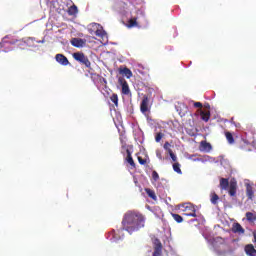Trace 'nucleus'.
<instances>
[{
	"label": "nucleus",
	"mask_w": 256,
	"mask_h": 256,
	"mask_svg": "<svg viewBox=\"0 0 256 256\" xmlns=\"http://www.w3.org/2000/svg\"><path fill=\"white\" fill-rule=\"evenodd\" d=\"M145 227V217L141 213L128 211L122 219V229L127 231L129 235L143 229Z\"/></svg>",
	"instance_id": "f257e3e1"
},
{
	"label": "nucleus",
	"mask_w": 256,
	"mask_h": 256,
	"mask_svg": "<svg viewBox=\"0 0 256 256\" xmlns=\"http://www.w3.org/2000/svg\"><path fill=\"white\" fill-rule=\"evenodd\" d=\"M220 189L222 191H227L228 189L230 197H235L237 195V181L231 180L229 183L227 178H220Z\"/></svg>",
	"instance_id": "f03ea898"
},
{
	"label": "nucleus",
	"mask_w": 256,
	"mask_h": 256,
	"mask_svg": "<svg viewBox=\"0 0 256 256\" xmlns=\"http://www.w3.org/2000/svg\"><path fill=\"white\" fill-rule=\"evenodd\" d=\"M72 57L75 61L80 63V65H84L87 69H91V61L89 57L85 55L83 52H75L72 54Z\"/></svg>",
	"instance_id": "7ed1b4c3"
},
{
	"label": "nucleus",
	"mask_w": 256,
	"mask_h": 256,
	"mask_svg": "<svg viewBox=\"0 0 256 256\" xmlns=\"http://www.w3.org/2000/svg\"><path fill=\"white\" fill-rule=\"evenodd\" d=\"M183 208L186 212L184 213L186 217H197V209L195 208V205L191 203H186L183 205Z\"/></svg>",
	"instance_id": "20e7f679"
},
{
	"label": "nucleus",
	"mask_w": 256,
	"mask_h": 256,
	"mask_svg": "<svg viewBox=\"0 0 256 256\" xmlns=\"http://www.w3.org/2000/svg\"><path fill=\"white\" fill-rule=\"evenodd\" d=\"M118 83L122 87V94L123 95H129V93H131V90L129 89V84L127 83V80H125V78L120 77L118 79Z\"/></svg>",
	"instance_id": "39448f33"
},
{
	"label": "nucleus",
	"mask_w": 256,
	"mask_h": 256,
	"mask_svg": "<svg viewBox=\"0 0 256 256\" xmlns=\"http://www.w3.org/2000/svg\"><path fill=\"white\" fill-rule=\"evenodd\" d=\"M162 253H163V244H161L160 239H155L153 256H161Z\"/></svg>",
	"instance_id": "423d86ee"
},
{
	"label": "nucleus",
	"mask_w": 256,
	"mask_h": 256,
	"mask_svg": "<svg viewBox=\"0 0 256 256\" xmlns=\"http://www.w3.org/2000/svg\"><path fill=\"white\" fill-rule=\"evenodd\" d=\"M212 150L213 146L211 145V143L205 140L200 142L199 151H201L202 153H211Z\"/></svg>",
	"instance_id": "0eeeda50"
},
{
	"label": "nucleus",
	"mask_w": 256,
	"mask_h": 256,
	"mask_svg": "<svg viewBox=\"0 0 256 256\" xmlns=\"http://www.w3.org/2000/svg\"><path fill=\"white\" fill-rule=\"evenodd\" d=\"M73 47H77L78 49L81 47H85L87 45V40L82 38H72L70 41Z\"/></svg>",
	"instance_id": "6e6552de"
},
{
	"label": "nucleus",
	"mask_w": 256,
	"mask_h": 256,
	"mask_svg": "<svg viewBox=\"0 0 256 256\" xmlns=\"http://www.w3.org/2000/svg\"><path fill=\"white\" fill-rule=\"evenodd\" d=\"M246 187V196L250 201H253L255 198V190L253 189V184L245 183Z\"/></svg>",
	"instance_id": "1a4fd4ad"
},
{
	"label": "nucleus",
	"mask_w": 256,
	"mask_h": 256,
	"mask_svg": "<svg viewBox=\"0 0 256 256\" xmlns=\"http://www.w3.org/2000/svg\"><path fill=\"white\" fill-rule=\"evenodd\" d=\"M55 59L57 63L63 65V67H67V65H69V59H67L63 54H56Z\"/></svg>",
	"instance_id": "9d476101"
},
{
	"label": "nucleus",
	"mask_w": 256,
	"mask_h": 256,
	"mask_svg": "<svg viewBox=\"0 0 256 256\" xmlns=\"http://www.w3.org/2000/svg\"><path fill=\"white\" fill-rule=\"evenodd\" d=\"M141 113H147L149 111V97L144 96L140 104Z\"/></svg>",
	"instance_id": "9b49d317"
},
{
	"label": "nucleus",
	"mask_w": 256,
	"mask_h": 256,
	"mask_svg": "<svg viewBox=\"0 0 256 256\" xmlns=\"http://www.w3.org/2000/svg\"><path fill=\"white\" fill-rule=\"evenodd\" d=\"M245 253L246 255H249V256H256L255 246H253V244H247L245 246Z\"/></svg>",
	"instance_id": "f8f14e48"
},
{
	"label": "nucleus",
	"mask_w": 256,
	"mask_h": 256,
	"mask_svg": "<svg viewBox=\"0 0 256 256\" xmlns=\"http://www.w3.org/2000/svg\"><path fill=\"white\" fill-rule=\"evenodd\" d=\"M200 117L202 121H205V123H207L211 119V112L209 110L207 111L200 110Z\"/></svg>",
	"instance_id": "ddd939ff"
},
{
	"label": "nucleus",
	"mask_w": 256,
	"mask_h": 256,
	"mask_svg": "<svg viewBox=\"0 0 256 256\" xmlns=\"http://www.w3.org/2000/svg\"><path fill=\"white\" fill-rule=\"evenodd\" d=\"M126 153H127V156H126L127 163H129L131 167L135 168V161L133 160V156H131V150L127 149Z\"/></svg>",
	"instance_id": "4468645a"
},
{
	"label": "nucleus",
	"mask_w": 256,
	"mask_h": 256,
	"mask_svg": "<svg viewBox=\"0 0 256 256\" xmlns=\"http://www.w3.org/2000/svg\"><path fill=\"white\" fill-rule=\"evenodd\" d=\"M120 74L127 77V79H131V77H133V72H131V69L127 67L120 69Z\"/></svg>",
	"instance_id": "2eb2a0df"
},
{
	"label": "nucleus",
	"mask_w": 256,
	"mask_h": 256,
	"mask_svg": "<svg viewBox=\"0 0 256 256\" xmlns=\"http://www.w3.org/2000/svg\"><path fill=\"white\" fill-rule=\"evenodd\" d=\"M145 193L150 197V199H153V201H157V195L155 194V191L150 188H145Z\"/></svg>",
	"instance_id": "dca6fc26"
},
{
	"label": "nucleus",
	"mask_w": 256,
	"mask_h": 256,
	"mask_svg": "<svg viewBox=\"0 0 256 256\" xmlns=\"http://www.w3.org/2000/svg\"><path fill=\"white\" fill-rule=\"evenodd\" d=\"M210 202L212 203V205H217V203H219V195H217V193L215 192H211Z\"/></svg>",
	"instance_id": "f3484780"
},
{
	"label": "nucleus",
	"mask_w": 256,
	"mask_h": 256,
	"mask_svg": "<svg viewBox=\"0 0 256 256\" xmlns=\"http://www.w3.org/2000/svg\"><path fill=\"white\" fill-rule=\"evenodd\" d=\"M233 232L234 233H245V229L243 228V226H241V224L236 223L233 225Z\"/></svg>",
	"instance_id": "a211bd4d"
},
{
	"label": "nucleus",
	"mask_w": 256,
	"mask_h": 256,
	"mask_svg": "<svg viewBox=\"0 0 256 256\" xmlns=\"http://www.w3.org/2000/svg\"><path fill=\"white\" fill-rule=\"evenodd\" d=\"M225 137H226L229 145L235 144V138L233 137V134L231 132H225Z\"/></svg>",
	"instance_id": "6ab92c4d"
},
{
	"label": "nucleus",
	"mask_w": 256,
	"mask_h": 256,
	"mask_svg": "<svg viewBox=\"0 0 256 256\" xmlns=\"http://www.w3.org/2000/svg\"><path fill=\"white\" fill-rule=\"evenodd\" d=\"M173 170L175 171V173H178V175L183 174V171H181V164H179V162H175L173 164Z\"/></svg>",
	"instance_id": "aec40b11"
},
{
	"label": "nucleus",
	"mask_w": 256,
	"mask_h": 256,
	"mask_svg": "<svg viewBox=\"0 0 256 256\" xmlns=\"http://www.w3.org/2000/svg\"><path fill=\"white\" fill-rule=\"evenodd\" d=\"M110 101L114 103L115 107H119V96L117 94H112L110 97Z\"/></svg>",
	"instance_id": "412c9836"
},
{
	"label": "nucleus",
	"mask_w": 256,
	"mask_h": 256,
	"mask_svg": "<svg viewBox=\"0 0 256 256\" xmlns=\"http://www.w3.org/2000/svg\"><path fill=\"white\" fill-rule=\"evenodd\" d=\"M78 9H77V6L76 5H72L68 8V14L69 15H77L78 13Z\"/></svg>",
	"instance_id": "4be33fe9"
},
{
	"label": "nucleus",
	"mask_w": 256,
	"mask_h": 256,
	"mask_svg": "<svg viewBox=\"0 0 256 256\" xmlns=\"http://www.w3.org/2000/svg\"><path fill=\"white\" fill-rule=\"evenodd\" d=\"M246 219H247V221H249L250 223H253V221H256V215L253 214L252 212H247V213H246Z\"/></svg>",
	"instance_id": "5701e85b"
},
{
	"label": "nucleus",
	"mask_w": 256,
	"mask_h": 256,
	"mask_svg": "<svg viewBox=\"0 0 256 256\" xmlns=\"http://www.w3.org/2000/svg\"><path fill=\"white\" fill-rule=\"evenodd\" d=\"M172 217L176 223H183V217L181 215L172 213Z\"/></svg>",
	"instance_id": "b1692460"
},
{
	"label": "nucleus",
	"mask_w": 256,
	"mask_h": 256,
	"mask_svg": "<svg viewBox=\"0 0 256 256\" xmlns=\"http://www.w3.org/2000/svg\"><path fill=\"white\" fill-rule=\"evenodd\" d=\"M163 137H165V134H163V132H158L155 135V141L156 143H160L161 139H163Z\"/></svg>",
	"instance_id": "393cba45"
},
{
	"label": "nucleus",
	"mask_w": 256,
	"mask_h": 256,
	"mask_svg": "<svg viewBox=\"0 0 256 256\" xmlns=\"http://www.w3.org/2000/svg\"><path fill=\"white\" fill-rule=\"evenodd\" d=\"M129 27H138L137 18H131L129 21Z\"/></svg>",
	"instance_id": "a878e982"
},
{
	"label": "nucleus",
	"mask_w": 256,
	"mask_h": 256,
	"mask_svg": "<svg viewBox=\"0 0 256 256\" xmlns=\"http://www.w3.org/2000/svg\"><path fill=\"white\" fill-rule=\"evenodd\" d=\"M168 154L171 157L172 161L174 163H177V156L175 155V153H173V150H169Z\"/></svg>",
	"instance_id": "bb28decb"
},
{
	"label": "nucleus",
	"mask_w": 256,
	"mask_h": 256,
	"mask_svg": "<svg viewBox=\"0 0 256 256\" xmlns=\"http://www.w3.org/2000/svg\"><path fill=\"white\" fill-rule=\"evenodd\" d=\"M95 35L96 37H105V31L98 29L95 31Z\"/></svg>",
	"instance_id": "cd10ccee"
},
{
	"label": "nucleus",
	"mask_w": 256,
	"mask_h": 256,
	"mask_svg": "<svg viewBox=\"0 0 256 256\" xmlns=\"http://www.w3.org/2000/svg\"><path fill=\"white\" fill-rule=\"evenodd\" d=\"M163 147H164L165 151H167V153H169V151H172L171 144L169 142H165Z\"/></svg>",
	"instance_id": "c85d7f7f"
},
{
	"label": "nucleus",
	"mask_w": 256,
	"mask_h": 256,
	"mask_svg": "<svg viewBox=\"0 0 256 256\" xmlns=\"http://www.w3.org/2000/svg\"><path fill=\"white\" fill-rule=\"evenodd\" d=\"M138 162L140 165H147V159H143L141 156H138Z\"/></svg>",
	"instance_id": "c756f323"
},
{
	"label": "nucleus",
	"mask_w": 256,
	"mask_h": 256,
	"mask_svg": "<svg viewBox=\"0 0 256 256\" xmlns=\"http://www.w3.org/2000/svg\"><path fill=\"white\" fill-rule=\"evenodd\" d=\"M152 179L153 181H157L159 179V173L155 170L152 172Z\"/></svg>",
	"instance_id": "7c9ffc66"
},
{
	"label": "nucleus",
	"mask_w": 256,
	"mask_h": 256,
	"mask_svg": "<svg viewBox=\"0 0 256 256\" xmlns=\"http://www.w3.org/2000/svg\"><path fill=\"white\" fill-rule=\"evenodd\" d=\"M194 107H196L197 109H202L203 104L201 102H194Z\"/></svg>",
	"instance_id": "2f4dec72"
},
{
	"label": "nucleus",
	"mask_w": 256,
	"mask_h": 256,
	"mask_svg": "<svg viewBox=\"0 0 256 256\" xmlns=\"http://www.w3.org/2000/svg\"><path fill=\"white\" fill-rule=\"evenodd\" d=\"M5 43H9L10 45H15V41H5V39L2 41L1 45H5Z\"/></svg>",
	"instance_id": "473e14b6"
},
{
	"label": "nucleus",
	"mask_w": 256,
	"mask_h": 256,
	"mask_svg": "<svg viewBox=\"0 0 256 256\" xmlns=\"http://www.w3.org/2000/svg\"><path fill=\"white\" fill-rule=\"evenodd\" d=\"M240 145L247 146V145H249V144H248V143H246V142H245V140H241V141H240Z\"/></svg>",
	"instance_id": "72a5a7b5"
},
{
	"label": "nucleus",
	"mask_w": 256,
	"mask_h": 256,
	"mask_svg": "<svg viewBox=\"0 0 256 256\" xmlns=\"http://www.w3.org/2000/svg\"><path fill=\"white\" fill-rule=\"evenodd\" d=\"M100 81H103V83H105V85H107V80L105 78H101Z\"/></svg>",
	"instance_id": "f704fd0d"
},
{
	"label": "nucleus",
	"mask_w": 256,
	"mask_h": 256,
	"mask_svg": "<svg viewBox=\"0 0 256 256\" xmlns=\"http://www.w3.org/2000/svg\"><path fill=\"white\" fill-rule=\"evenodd\" d=\"M193 157H197V154H193L192 156H190V159H193Z\"/></svg>",
	"instance_id": "c9c22d12"
},
{
	"label": "nucleus",
	"mask_w": 256,
	"mask_h": 256,
	"mask_svg": "<svg viewBox=\"0 0 256 256\" xmlns=\"http://www.w3.org/2000/svg\"><path fill=\"white\" fill-rule=\"evenodd\" d=\"M157 157H159L160 159H162L161 153H157Z\"/></svg>",
	"instance_id": "e433bc0d"
},
{
	"label": "nucleus",
	"mask_w": 256,
	"mask_h": 256,
	"mask_svg": "<svg viewBox=\"0 0 256 256\" xmlns=\"http://www.w3.org/2000/svg\"><path fill=\"white\" fill-rule=\"evenodd\" d=\"M240 149H245V148L243 147V145H240Z\"/></svg>",
	"instance_id": "4c0bfd02"
}]
</instances>
